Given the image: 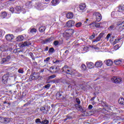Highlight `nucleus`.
Masks as SVG:
<instances>
[{
  "label": "nucleus",
  "instance_id": "f257e3e1",
  "mask_svg": "<svg viewBox=\"0 0 124 124\" xmlns=\"http://www.w3.org/2000/svg\"><path fill=\"white\" fill-rule=\"evenodd\" d=\"M62 69V73H66V74H68V75H72V74H74L73 70L66 65L64 66Z\"/></svg>",
  "mask_w": 124,
  "mask_h": 124
},
{
  "label": "nucleus",
  "instance_id": "f03ea898",
  "mask_svg": "<svg viewBox=\"0 0 124 124\" xmlns=\"http://www.w3.org/2000/svg\"><path fill=\"white\" fill-rule=\"evenodd\" d=\"M93 15L95 16L96 22H100V21H101V19H102L101 14L98 12H96L93 14Z\"/></svg>",
  "mask_w": 124,
  "mask_h": 124
},
{
  "label": "nucleus",
  "instance_id": "7ed1b4c3",
  "mask_svg": "<svg viewBox=\"0 0 124 124\" xmlns=\"http://www.w3.org/2000/svg\"><path fill=\"white\" fill-rule=\"evenodd\" d=\"M5 38L7 41L12 42V40L14 39V35L12 34H8L5 36Z\"/></svg>",
  "mask_w": 124,
  "mask_h": 124
},
{
  "label": "nucleus",
  "instance_id": "20e7f679",
  "mask_svg": "<svg viewBox=\"0 0 124 124\" xmlns=\"http://www.w3.org/2000/svg\"><path fill=\"white\" fill-rule=\"evenodd\" d=\"M11 57L10 56H7L6 58L2 59L1 61L0 62L1 64H3V63H7L9 61H10Z\"/></svg>",
  "mask_w": 124,
  "mask_h": 124
},
{
  "label": "nucleus",
  "instance_id": "39448f33",
  "mask_svg": "<svg viewBox=\"0 0 124 124\" xmlns=\"http://www.w3.org/2000/svg\"><path fill=\"white\" fill-rule=\"evenodd\" d=\"M111 81L113 83L119 84V83H121V82H122V78L116 77H113L111 78Z\"/></svg>",
  "mask_w": 124,
  "mask_h": 124
},
{
  "label": "nucleus",
  "instance_id": "423d86ee",
  "mask_svg": "<svg viewBox=\"0 0 124 124\" xmlns=\"http://www.w3.org/2000/svg\"><path fill=\"white\" fill-rule=\"evenodd\" d=\"M39 78V76H38V74L34 73L32 75H31L30 77V81H32V80H37V79H38Z\"/></svg>",
  "mask_w": 124,
  "mask_h": 124
},
{
  "label": "nucleus",
  "instance_id": "0eeeda50",
  "mask_svg": "<svg viewBox=\"0 0 124 124\" xmlns=\"http://www.w3.org/2000/svg\"><path fill=\"white\" fill-rule=\"evenodd\" d=\"M116 25L119 27V30L121 31L124 30V21L118 22Z\"/></svg>",
  "mask_w": 124,
  "mask_h": 124
},
{
  "label": "nucleus",
  "instance_id": "6e6552de",
  "mask_svg": "<svg viewBox=\"0 0 124 124\" xmlns=\"http://www.w3.org/2000/svg\"><path fill=\"white\" fill-rule=\"evenodd\" d=\"M35 123L36 124H38V123H39L42 124H49V121L45 120L41 122L40 119L37 118L35 120Z\"/></svg>",
  "mask_w": 124,
  "mask_h": 124
},
{
  "label": "nucleus",
  "instance_id": "1a4fd4ad",
  "mask_svg": "<svg viewBox=\"0 0 124 124\" xmlns=\"http://www.w3.org/2000/svg\"><path fill=\"white\" fill-rule=\"evenodd\" d=\"M74 24H75V22L72 20H71L66 23V27H68V28H71V27H73V26H74Z\"/></svg>",
  "mask_w": 124,
  "mask_h": 124
},
{
  "label": "nucleus",
  "instance_id": "9d476101",
  "mask_svg": "<svg viewBox=\"0 0 124 124\" xmlns=\"http://www.w3.org/2000/svg\"><path fill=\"white\" fill-rule=\"evenodd\" d=\"M86 4L82 3H81L79 6V11H84V10H85V9H86Z\"/></svg>",
  "mask_w": 124,
  "mask_h": 124
},
{
  "label": "nucleus",
  "instance_id": "9b49d317",
  "mask_svg": "<svg viewBox=\"0 0 124 124\" xmlns=\"http://www.w3.org/2000/svg\"><path fill=\"white\" fill-rule=\"evenodd\" d=\"M75 106L76 109L78 111H81V112H84V109H83V108L82 107V106H80V105L76 104L75 105Z\"/></svg>",
  "mask_w": 124,
  "mask_h": 124
},
{
  "label": "nucleus",
  "instance_id": "f8f14e48",
  "mask_svg": "<svg viewBox=\"0 0 124 124\" xmlns=\"http://www.w3.org/2000/svg\"><path fill=\"white\" fill-rule=\"evenodd\" d=\"M7 81H8V76L7 75H4L2 78V82L5 84H7Z\"/></svg>",
  "mask_w": 124,
  "mask_h": 124
},
{
  "label": "nucleus",
  "instance_id": "ddd939ff",
  "mask_svg": "<svg viewBox=\"0 0 124 124\" xmlns=\"http://www.w3.org/2000/svg\"><path fill=\"white\" fill-rule=\"evenodd\" d=\"M103 64V63L101 61H98L95 63L94 65L95 67L98 68V67H101Z\"/></svg>",
  "mask_w": 124,
  "mask_h": 124
},
{
  "label": "nucleus",
  "instance_id": "4468645a",
  "mask_svg": "<svg viewBox=\"0 0 124 124\" xmlns=\"http://www.w3.org/2000/svg\"><path fill=\"white\" fill-rule=\"evenodd\" d=\"M101 25H102V23H92L90 24V26H93V27L95 26V28H98L99 29H100L101 28V26H100Z\"/></svg>",
  "mask_w": 124,
  "mask_h": 124
},
{
  "label": "nucleus",
  "instance_id": "2eb2a0df",
  "mask_svg": "<svg viewBox=\"0 0 124 124\" xmlns=\"http://www.w3.org/2000/svg\"><path fill=\"white\" fill-rule=\"evenodd\" d=\"M56 95L57 98H58L59 100L63 99V96L62 95V94H61L60 93H57Z\"/></svg>",
  "mask_w": 124,
  "mask_h": 124
},
{
  "label": "nucleus",
  "instance_id": "dca6fc26",
  "mask_svg": "<svg viewBox=\"0 0 124 124\" xmlns=\"http://www.w3.org/2000/svg\"><path fill=\"white\" fill-rule=\"evenodd\" d=\"M22 9V7L20 6H16L15 8V13H20V11H21Z\"/></svg>",
  "mask_w": 124,
  "mask_h": 124
},
{
  "label": "nucleus",
  "instance_id": "f3484780",
  "mask_svg": "<svg viewBox=\"0 0 124 124\" xmlns=\"http://www.w3.org/2000/svg\"><path fill=\"white\" fill-rule=\"evenodd\" d=\"M87 67L88 68H93V67L94 64H93V63L92 62H87Z\"/></svg>",
  "mask_w": 124,
  "mask_h": 124
},
{
  "label": "nucleus",
  "instance_id": "a211bd4d",
  "mask_svg": "<svg viewBox=\"0 0 124 124\" xmlns=\"http://www.w3.org/2000/svg\"><path fill=\"white\" fill-rule=\"evenodd\" d=\"M66 16L68 19H72L73 18V13H68L66 14Z\"/></svg>",
  "mask_w": 124,
  "mask_h": 124
},
{
  "label": "nucleus",
  "instance_id": "6ab92c4d",
  "mask_svg": "<svg viewBox=\"0 0 124 124\" xmlns=\"http://www.w3.org/2000/svg\"><path fill=\"white\" fill-rule=\"evenodd\" d=\"M30 45H31V41H25L22 44V46L24 47L26 46H30Z\"/></svg>",
  "mask_w": 124,
  "mask_h": 124
},
{
  "label": "nucleus",
  "instance_id": "aec40b11",
  "mask_svg": "<svg viewBox=\"0 0 124 124\" xmlns=\"http://www.w3.org/2000/svg\"><path fill=\"white\" fill-rule=\"evenodd\" d=\"M106 64L108 65V66H111V65L113 64V61L111 60H108L106 62Z\"/></svg>",
  "mask_w": 124,
  "mask_h": 124
},
{
  "label": "nucleus",
  "instance_id": "412c9836",
  "mask_svg": "<svg viewBox=\"0 0 124 124\" xmlns=\"http://www.w3.org/2000/svg\"><path fill=\"white\" fill-rule=\"evenodd\" d=\"M51 3L54 6L59 4L60 3V0H52L51 1Z\"/></svg>",
  "mask_w": 124,
  "mask_h": 124
},
{
  "label": "nucleus",
  "instance_id": "4be33fe9",
  "mask_svg": "<svg viewBox=\"0 0 124 124\" xmlns=\"http://www.w3.org/2000/svg\"><path fill=\"white\" fill-rule=\"evenodd\" d=\"M45 30H46L45 26H42L39 28V31H40V32H43V31H45Z\"/></svg>",
  "mask_w": 124,
  "mask_h": 124
},
{
  "label": "nucleus",
  "instance_id": "5701e85b",
  "mask_svg": "<svg viewBox=\"0 0 124 124\" xmlns=\"http://www.w3.org/2000/svg\"><path fill=\"white\" fill-rule=\"evenodd\" d=\"M118 103L121 105H124V98H120L118 100Z\"/></svg>",
  "mask_w": 124,
  "mask_h": 124
},
{
  "label": "nucleus",
  "instance_id": "b1692460",
  "mask_svg": "<svg viewBox=\"0 0 124 124\" xmlns=\"http://www.w3.org/2000/svg\"><path fill=\"white\" fill-rule=\"evenodd\" d=\"M32 1H28L26 2V5L29 8H31V5H32Z\"/></svg>",
  "mask_w": 124,
  "mask_h": 124
},
{
  "label": "nucleus",
  "instance_id": "393cba45",
  "mask_svg": "<svg viewBox=\"0 0 124 124\" xmlns=\"http://www.w3.org/2000/svg\"><path fill=\"white\" fill-rule=\"evenodd\" d=\"M114 63L116 65H120V64H122V61L119 60H115Z\"/></svg>",
  "mask_w": 124,
  "mask_h": 124
},
{
  "label": "nucleus",
  "instance_id": "a878e982",
  "mask_svg": "<svg viewBox=\"0 0 124 124\" xmlns=\"http://www.w3.org/2000/svg\"><path fill=\"white\" fill-rule=\"evenodd\" d=\"M24 40V37L23 36H18L17 38H16V41H22V40Z\"/></svg>",
  "mask_w": 124,
  "mask_h": 124
},
{
  "label": "nucleus",
  "instance_id": "bb28decb",
  "mask_svg": "<svg viewBox=\"0 0 124 124\" xmlns=\"http://www.w3.org/2000/svg\"><path fill=\"white\" fill-rule=\"evenodd\" d=\"M0 51H1L2 52H4L5 51H6V50H7V48H6V47L4 46H1L0 47Z\"/></svg>",
  "mask_w": 124,
  "mask_h": 124
},
{
  "label": "nucleus",
  "instance_id": "cd10ccee",
  "mask_svg": "<svg viewBox=\"0 0 124 124\" xmlns=\"http://www.w3.org/2000/svg\"><path fill=\"white\" fill-rule=\"evenodd\" d=\"M52 38H48L43 41L44 43L45 44L46 43H48V42H51L52 41Z\"/></svg>",
  "mask_w": 124,
  "mask_h": 124
},
{
  "label": "nucleus",
  "instance_id": "c85d7f7f",
  "mask_svg": "<svg viewBox=\"0 0 124 124\" xmlns=\"http://www.w3.org/2000/svg\"><path fill=\"white\" fill-rule=\"evenodd\" d=\"M66 31H67L68 33L71 35H72V34L74 33V30H73V29H68L66 30Z\"/></svg>",
  "mask_w": 124,
  "mask_h": 124
},
{
  "label": "nucleus",
  "instance_id": "c756f323",
  "mask_svg": "<svg viewBox=\"0 0 124 124\" xmlns=\"http://www.w3.org/2000/svg\"><path fill=\"white\" fill-rule=\"evenodd\" d=\"M7 16V14L6 13V12H2L1 13V17L2 18H5Z\"/></svg>",
  "mask_w": 124,
  "mask_h": 124
},
{
  "label": "nucleus",
  "instance_id": "7c9ffc66",
  "mask_svg": "<svg viewBox=\"0 0 124 124\" xmlns=\"http://www.w3.org/2000/svg\"><path fill=\"white\" fill-rule=\"evenodd\" d=\"M30 33H33V32H36V29L35 28H32V29H30Z\"/></svg>",
  "mask_w": 124,
  "mask_h": 124
},
{
  "label": "nucleus",
  "instance_id": "2f4dec72",
  "mask_svg": "<svg viewBox=\"0 0 124 124\" xmlns=\"http://www.w3.org/2000/svg\"><path fill=\"white\" fill-rule=\"evenodd\" d=\"M56 77H57V76L55 75H52L51 76H50L49 77H48V79L50 80L51 79H54V78H56Z\"/></svg>",
  "mask_w": 124,
  "mask_h": 124
},
{
  "label": "nucleus",
  "instance_id": "473e14b6",
  "mask_svg": "<svg viewBox=\"0 0 124 124\" xmlns=\"http://www.w3.org/2000/svg\"><path fill=\"white\" fill-rule=\"evenodd\" d=\"M5 121V118L0 117V123H1L2 124H4Z\"/></svg>",
  "mask_w": 124,
  "mask_h": 124
},
{
  "label": "nucleus",
  "instance_id": "72a5a7b5",
  "mask_svg": "<svg viewBox=\"0 0 124 124\" xmlns=\"http://www.w3.org/2000/svg\"><path fill=\"white\" fill-rule=\"evenodd\" d=\"M40 111H41L42 112H43V113H46V112H45V111L46 110V109L45 108V107H42L40 109Z\"/></svg>",
  "mask_w": 124,
  "mask_h": 124
},
{
  "label": "nucleus",
  "instance_id": "f704fd0d",
  "mask_svg": "<svg viewBox=\"0 0 124 124\" xmlns=\"http://www.w3.org/2000/svg\"><path fill=\"white\" fill-rule=\"evenodd\" d=\"M81 69L82 70H86L87 69V66H86V65L83 64L81 65Z\"/></svg>",
  "mask_w": 124,
  "mask_h": 124
},
{
  "label": "nucleus",
  "instance_id": "c9c22d12",
  "mask_svg": "<svg viewBox=\"0 0 124 124\" xmlns=\"http://www.w3.org/2000/svg\"><path fill=\"white\" fill-rule=\"evenodd\" d=\"M115 29V25H111L109 28H108V30L109 31H112Z\"/></svg>",
  "mask_w": 124,
  "mask_h": 124
},
{
  "label": "nucleus",
  "instance_id": "e433bc0d",
  "mask_svg": "<svg viewBox=\"0 0 124 124\" xmlns=\"http://www.w3.org/2000/svg\"><path fill=\"white\" fill-rule=\"evenodd\" d=\"M82 26V23L81 22H78L76 24V27L77 28H80Z\"/></svg>",
  "mask_w": 124,
  "mask_h": 124
},
{
  "label": "nucleus",
  "instance_id": "4c0bfd02",
  "mask_svg": "<svg viewBox=\"0 0 124 124\" xmlns=\"http://www.w3.org/2000/svg\"><path fill=\"white\" fill-rule=\"evenodd\" d=\"M9 122H10V119H9L8 118H5L4 124H8V123H9Z\"/></svg>",
  "mask_w": 124,
  "mask_h": 124
},
{
  "label": "nucleus",
  "instance_id": "58836bf2",
  "mask_svg": "<svg viewBox=\"0 0 124 124\" xmlns=\"http://www.w3.org/2000/svg\"><path fill=\"white\" fill-rule=\"evenodd\" d=\"M53 44L55 46H58V45H60V42H59L58 41H55L53 42Z\"/></svg>",
  "mask_w": 124,
  "mask_h": 124
},
{
  "label": "nucleus",
  "instance_id": "ea45409f",
  "mask_svg": "<svg viewBox=\"0 0 124 124\" xmlns=\"http://www.w3.org/2000/svg\"><path fill=\"white\" fill-rule=\"evenodd\" d=\"M55 49L53 47H50L48 50V53H54Z\"/></svg>",
  "mask_w": 124,
  "mask_h": 124
},
{
  "label": "nucleus",
  "instance_id": "a19ab883",
  "mask_svg": "<svg viewBox=\"0 0 124 124\" xmlns=\"http://www.w3.org/2000/svg\"><path fill=\"white\" fill-rule=\"evenodd\" d=\"M100 38L98 37V36L96 38V39L93 41V42H97L98 41H100Z\"/></svg>",
  "mask_w": 124,
  "mask_h": 124
},
{
  "label": "nucleus",
  "instance_id": "79ce46f5",
  "mask_svg": "<svg viewBox=\"0 0 124 124\" xmlns=\"http://www.w3.org/2000/svg\"><path fill=\"white\" fill-rule=\"evenodd\" d=\"M64 35H65V36H67V37H70V36H71V35L68 33V32L66 31L64 33Z\"/></svg>",
  "mask_w": 124,
  "mask_h": 124
},
{
  "label": "nucleus",
  "instance_id": "37998d69",
  "mask_svg": "<svg viewBox=\"0 0 124 124\" xmlns=\"http://www.w3.org/2000/svg\"><path fill=\"white\" fill-rule=\"evenodd\" d=\"M76 101L77 103H78L77 104L79 105L81 103V101H80V99L78 98H77L76 99Z\"/></svg>",
  "mask_w": 124,
  "mask_h": 124
},
{
  "label": "nucleus",
  "instance_id": "c03bdc74",
  "mask_svg": "<svg viewBox=\"0 0 124 124\" xmlns=\"http://www.w3.org/2000/svg\"><path fill=\"white\" fill-rule=\"evenodd\" d=\"M60 82L59 80H51L50 82H48V83H59Z\"/></svg>",
  "mask_w": 124,
  "mask_h": 124
},
{
  "label": "nucleus",
  "instance_id": "a18cd8bd",
  "mask_svg": "<svg viewBox=\"0 0 124 124\" xmlns=\"http://www.w3.org/2000/svg\"><path fill=\"white\" fill-rule=\"evenodd\" d=\"M103 35H104V33L102 32L99 34V35L98 36L100 38V39H102V37H103Z\"/></svg>",
  "mask_w": 124,
  "mask_h": 124
},
{
  "label": "nucleus",
  "instance_id": "49530a36",
  "mask_svg": "<svg viewBox=\"0 0 124 124\" xmlns=\"http://www.w3.org/2000/svg\"><path fill=\"white\" fill-rule=\"evenodd\" d=\"M50 61V57H47L44 60V62H46V63H48V61Z\"/></svg>",
  "mask_w": 124,
  "mask_h": 124
},
{
  "label": "nucleus",
  "instance_id": "de8ad7c7",
  "mask_svg": "<svg viewBox=\"0 0 124 124\" xmlns=\"http://www.w3.org/2000/svg\"><path fill=\"white\" fill-rule=\"evenodd\" d=\"M10 11H11L12 13H15V9H14L13 7H12L10 9Z\"/></svg>",
  "mask_w": 124,
  "mask_h": 124
},
{
  "label": "nucleus",
  "instance_id": "09e8293b",
  "mask_svg": "<svg viewBox=\"0 0 124 124\" xmlns=\"http://www.w3.org/2000/svg\"><path fill=\"white\" fill-rule=\"evenodd\" d=\"M18 73H24V70L23 69H19L18 70Z\"/></svg>",
  "mask_w": 124,
  "mask_h": 124
},
{
  "label": "nucleus",
  "instance_id": "8fccbe9b",
  "mask_svg": "<svg viewBox=\"0 0 124 124\" xmlns=\"http://www.w3.org/2000/svg\"><path fill=\"white\" fill-rule=\"evenodd\" d=\"M95 36V35L94 34V33H93L92 34V35H91L90 37H89V39H93V38H94Z\"/></svg>",
  "mask_w": 124,
  "mask_h": 124
},
{
  "label": "nucleus",
  "instance_id": "3c124183",
  "mask_svg": "<svg viewBox=\"0 0 124 124\" xmlns=\"http://www.w3.org/2000/svg\"><path fill=\"white\" fill-rule=\"evenodd\" d=\"M30 56H31L32 60H35L34 56H33V54L32 53H30Z\"/></svg>",
  "mask_w": 124,
  "mask_h": 124
},
{
  "label": "nucleus",
  "instance_id": "603ef678",
  "mask_svg": "<svg viewBox=\"0 0 124 124\" xmlns=\"http://www.w3.org/2000/svg\"><path fill=\"white\" fill-rule=\"evenodd\" d=\"M50 87H51V85L50 84H48L45 86V88H46V89H49Z\"/></svg>",
  "mask_w": 124,
  "mask_h": 124
},
{
  "label": "nucleus",
  "instance_id": "864d4df0",
  "mask_svg": "<svg viewBox=\"0 0 124 124\" xmlns=\"http://www.w3.org/2000/svg\"><path fill=\"white\" fill-rule=\"evenodd\" d=\"M111 36V34L110 33H108L107 35V37H106V38L107 40H108L109 38H110V37Z\"/></svg>",
  "mask_w": 124,
  "mask_h": 124
},
{
  "label": "nucleus",
  "instance_id": "5fc2aeb1",
  "mask_svg": "<svg viewBox=\"0 0 124 124\" xmlns=\"http://www.w3.org/2000/svg\"><path fill=\"white\" fill-rule=\"evenodd\" d=\"M119 42V40L118 39H115V41L114 42V44H117Z\"/></svg>",
  "mask_w": 124,
  "mask_h": 124
},
{
  "label": "nucleus",
  "instance_id": "6e6d98bb",
  "mask_svg": "<svg viewBox=\"0 0 124 124\" xmlns=\"http://www.w3.org/2000/svg\"><path fill=\"white\" fill-rule=\"evenodd\" d=\"M67 120H72V117L67 116Z\"/></svg>",
  "mask_w": 124,
  "mask_h": 124
},
{
  "label": "nucleus",
  "instance_id": "4d7b16f0",
  "mask_svg": "<svg viewBox=\"0 0 124 124\" xmlns=\"http://www.w3.org/2000/svg\"><path fill=\"white\" fill-rule=\"evenodd\" d=\"M89 109H93V105H90L88 107Z\"/></svg>",
  "mask_w": 124,
  "mask_h": 124
},
{
  "label": "nucleus",
  "instance_id": "13d9d810",
  "mask_svg": "<svg viewBox=\"0 0 124 124\" xmlns=\"http://www.w3.org/2000/svg\"><path fill=\"white\" fill-rule=\"evenodd\" d=\"M68 53H69V51H68V50H66L65 51V52H64V53L65 54H65V56H67V54Z\"/></svg>",
  "mask_w": 124,
  "mask_h": 124
},
{
  "label": "nucleus",
  "instance_id": "bf43d9fd",
  "mask_svg": "<svg viewBox=\"0 0 124 124\" xmlns=\"http://www.w3.org/2000/svg\"><path fill=\"white\" fill-rule=\"evenodd\" d=\"M1 36H2V32L1 30H0V37H1Z\"/></svg>",
  "mask_w": 124,
  "mask_h": 124
},
{
  "label": "nucleus",
  "instance_id": "052dcab7",
  "mask_svg": "<svg viewBox=\"0 0 124 124\" xmlns=\"http://www.w3.org/2000/svg\"><path fill=\"white\" fill-rule=\"evenodd\" d=\"M49 47L48 46H46V48L45 49V51H48Z\"/></svg>",
  "mask_w": 124,
  "mask_h": 124
},
{
  "label": "nucleus",
  "instance_id": "680f3d73",
  "mask_svg": "<svg viewBox=\"0 0 124 124\" xmlns=\"http://www.w3.org/2000/svg\"><path fill=\"white\" fill-rule=\"evenodd\" d=\"M119 8H120L121 9H122V10H124V6H122L120 7Z\"/></svg>",
  "mask_w": 124,
  "mask_h": 124
},
{
  "label": "nucleus",
  "instance_id": "e2e57ef3",
  "mask_svg": "<svg viewBox=\"0 0 124 124\" xmlns=\"http://www.w3.org/2000/svg\"><path fill=\"white\" fill-rule=\"evenodd\" d=\"M94 98H95V97H92L91 99L92 101H93V100H94Z\"/></svg>",
  "mask_w": 124,
  "mask_h": 124
},
{
  "label": "nucleus",
  "instance_id": "0e129e2a",
  "mask_svg": "<svg viewBox=\"0 0 124 124\" xmlns=\"http://www.w3.org/2000/svg\"><path fill=\"white\" fill-rule=\"evenodd\" d=\"M40 6H41V4H39L37 6V8H39V7H40Z\"/></svg>",
  "mask_w": 124,
  "mask_h": 124
},
{
  "label": "nucleus",
  "instance_id": "69168bd1",
  "mask_svg": "<svg viewBox=\"0 0 124 124\" xmlns=\"http://www.w3.org/2000/svg\"><path fill=\"white\" fill-rule=\"evenodd\" d=\"M115 48H117V49H118V48H119V45H116L115 46Z\"/></svg>",
  "mask_w": 124,
  "mask_h": 124
},
{
  "label": "nucleus",
  "instance_id": "338daca9",
  "mask_svg": "<svg viewBox=\"0 0 124 124\" xmlns=\"http://www.w3.org/2000/svg\"><path fill=\"white\" fill-rule=\"evenodd\" d=\"M57 62H59V60H56L54 62V63H57Z\"/></svg>",
  "mask_w": 124,
  "mask_h": 124
},
{
  "label": "nucleus",
  "instance_id": "774afa93",
  "mask_svg": "<svg viewBox=\"0 0 124 124\" xmlns=\"http://www.w3.org/2000/svg\"><path fill=\"white\" fill-rule=\"evenodd\" d=\"M40 72H44V69H42V70H41V71H40Z\"/></svg>",
  "mask_w": 124,
  "mask_h": 124
}]
</instances>
